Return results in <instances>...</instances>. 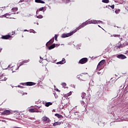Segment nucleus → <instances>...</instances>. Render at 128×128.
Returning a JSON list of instances; mask_svg holds the SVG:
<instances>
[{"label": "nucleus", "mask_w": 128, "mask_h": 128, "mask_svg": "<svg viewBox=\"0 0 128 128\" xmlns=\"http://www.w3.org/2000/svg\"><path fill=\"white\" fill-rule=\"evenodd\" d=\"M110 8L114 10V4H112V6H110Z\"/></svg>", "instance_id": "473e14b6"}, {"label": "nucleus", "mask_w": 128, "mask_h": 128, "mask_svg": "<svg viewBox=\"0 0 128 128\" xmlns=\"http://www.w3.org/2000/svg\"><path fill=\"white\" fill-rule=\"evenodd\" d=\"M18 88H24V86H18Z\"/></svg>", "instance_id": "f704fd0d"}, {"label": "nucleus", "mask_w": 128, "mask_h": 128, "mask_svg": "<svg viewBox=\"0 0 128 128\" xmlns=\"http://www.w3.org/2000/svg\"><path fill=\"white\" fill-rule=\"evenodd\" d=\"M2 72H0V80L1 82H4V80H8V78H6V77L5 76H4L2 74Z\"/></svg>", "instance_id": "20e7f679"}, {"label": "nucleus", "mask_w": 128, "mask_h": 128, "mask_svg": "<svg viewBox=\"0 0 128 128\" xmlns=\"http://www.w3.org/2000/svg\"><path fill=\"white\" fill-rule=\"evenodd\" d=\"M88 58H82L79 60L78 64H86V62H88Z\"/></svg>", "instance_id": "7ed1b4c3"}, {"label": "nucleus", "mask_w": 128, "mask_h": 128, "mask_svg": "<svg viewBox=\"0 0 128 128\" xmlns=\"http://www.w3.org/2000/svg\"><path fill=\"white\" fill-rule=\"evenodd\" d=\"M44 60H44V59H42V60L40 62H40H42V64H44Z\"/></svg>", "instance_id": "4c0bfd02"}, {"label": "nucleus", "mask_w": 128, "mask_h": 128, "mask_svg": "<svg viewBox=\"0 0 128 128\" xmlns=\"http://www.w3.org/2000/svg\"><path fill=\"white\" fill-rule=\"evenodd\" d=\"M113 36H114V38H120V34H114Z\"/></svg>", "instance_id": "c85d7f7f"}, {"label": "nucleus", "mask_w": 128, "mask_h": 128, "mask_svg": "<svg viewBox=\"0 0 128 128\" xmlns=\"http://www.w3.org/2000/svg\"><path fill=\"white\" fill-rule=\"evenodd\" d=\"M126 54H128V50L126 51Z\"/></svg>", "instance_id": "49530a36"}, {"label": "nucleus", "mask_w": 128, "mask_h": 128, "mask_svg": "<svg viewBox=\"0 0 128 128\" xmlns=\"http://www.w3.org/2000/svg\"><path fill=\"white\" fill-rule=\"evenodd\" d=\"M34 84H36V83L34 82H26V86H34Z\"/></svg>", "instance_id": "9b49d317"}, {"label": "nucleus", "mask_w": 128, "mask_h": 128, "mask_svg": "<svg viewBox=\"0 0 128 128\" xmlns=\"http://www.w3.org/2000/svg\"><path fill=\"white\" fill-rule=\"evenodd\" d=\"M12 14H6L4 15V18H12L10 17Z\"/></svg>", "instance_id": "f8f14e48"}, {"label": "nucleus", "mask_w": 128, "mask_h": 128, "mask_svg": "<svg viewBox=\"0 0 128 128\" xmlns=\"http://www.w3.org/2000/svg\"><path fill=\"white\" fill-rule=\"evenodd\" d=\"M55 40H56V42L58 40V35L55 34Z\"/></svg>", "instance_id": "2f4dec72"}, {"label": "nucleus", "mask_w": 128, "mask_h": 128, "mask_svg": "<svg viewBox=\"0 0 128 128\" xmlns=\"http://www.w3.org/2000/svg\"><path fill=\"white\" fill-rule=\"evenodd\" d=\"M116 58H120V60H125V58H126V56L122 54H118L116 56Z\"/></svg>", "instance_id": "39448f33"}, {"label": "nucleus", "mask_w": 128, "mask_h": 128, "mask_svg": "<svg viewBox=\"0 0 128 128\" xmlns=\"http://www.w3.org/2000/svg\"><path fill=\"white\" fill-rule=\"evenodd\" d=\"M126 46H128V42L126 43Z\"/></svg>", "instance_id": "a18cd8bd"}, {"label": "nucleus", "mask_w": 128, "mask_h": 128, "mask_svg": "<svg viewBox=\"0 0 128 128\" xmlns=\"http://www.w3.org/2000/svg\"><path fill=\"white\" fill-rule=\"evenodd\" d=\"M12 38V36L10 35H6V36H2L1 37V38L2 40H8V38Z\"/></svg>", "instance_id": "0eeeda50"}, {"label": "nucleus", "mask_w": 128, "mask_h": 128, "mask_svg": "<svg viewBox=\"0 0 128 128\" xmlns=\"http://www.w3.org/2000/svg\"><path fill=\"white\" fill-rule=\"evenodd\" d=\"M24 32H28V30H24Z\"/></svg>", "instance_id": "37998d69"}, {"label": "nucleus", "mask_w": 128, "mask_h": 128, "mask_svg": "<svg viewBox=\"0 0 128 128\" xmlns=\"http://www.w3.org/2000/svg\"><path fill=\"white\" fill-rule=\"evenodd\" d=\"M55 116H56L58 118H64V116L58 114H56Z\"/></svg>", "instance_id": "dca6fc26"}, {"label": "nucleus", "mask_w": 128, "mask_h": 128, "mask_svg": "<svg viewBox=\"0 0 128 128\" xmlns=\"http://www.w3.org/2000/svg\"><path fill=\"white\" fill-rule=\"evenodd\" d=\"M35 2H36L37 4H46L42 0H35Z\"/></svg>", "instance_id": "4468645a"}, {"label": "nucleus", "mask_w": 128, "mask_h": 128, "mask_svg": "<svg viewBox=\"0 0 128 128\" xmlns=\"http://www.w3.org/2000/svg\"><path fill=\"white\" fill-rule=\"evenodd\" d=\"M43 12H44V10H43Z\"/></svg>", "instance_id": "3c124183"}, {"label": "nucleus", "mask_w": 128, "mask_h": 128, "mask_svg": "<svg viewBox=\"0 0 128 128\" xmlns=\"http://www.w3.org/2000/svg\"><path fill=\"white\" fill-rule=\"evenodd\" d=\"M120 9L115 10L116 14H120Z\"/></svg>", "instance_id": "c756f323"}, {"label": "nucleus", "mask_w": 128, "mask_h": 128, "mask_svg": "<svg viewBox=\"0 0 128 128\" xmlns=\"http://www.w3.org/2000/svg\"><path fill=\"white\" fill-rule=\"evenodd\" d=\"M98 74H100V72H98Z\"/></svg>", "instance_id": "de8ad7c7"}, {"label": "nucleus", "mask_w": 128, "mask_h": 128, "mask_svg": "<svg viewBox=\"0 0 128 128\" xmlns=\"http://www.w3.org/2000/svg\"><path fill=\"white\" fill-rule=\"evenodd\" d=\"M34 110H36V112H38V110H40V108L38 106H36L34 108H33Z\"/></svg>", "instance_id": "5701e85b"}, {"label": "nucleus", "mask_w": 128, "mask_h": 128, "mask_svg": "<svg viewBox=\"0 0 128 128\" xmlns=\"http://www.w3.org/2000/svg\"><path fill=\"white\" fill-rule=\"evenodd\" d=\"M24 2V0H20V1L18 2V3H20V2Z\"/></svg>", "instance_id": "a19ab883"}, {"label": "nucleus", "mask_w": 128, "mask_h": 128, "mask_svg": "<svg viewBox=\"0 0 128 128\" xmlns=\"http://www.w3.org/2000/svg\"><path fill=\"white\" fill-rule=\"evenodd\" d=\"M102 2H104V4H108L110 2L109 0H102Z\"/></svg>", "instance_id": "b1692460"}, {"label": "nucleus", "mask_w": 128, "mask_h": 128, "mask_svg": "<svg viewBox=\"0 0 128 128\" xmlns=\"http://www.w3.org/2000/svg\"><path fill=\"white\" fill-rule=\"evenodd\" d=\"M37 18H42L43 16L42 15L36 16Z\"/></svg>", "instance_id": "bb28decb"}, {"label": "nucleus", "mask_w": 128, "mask_h": 128, "mask_svg": "<svg viewBox=\"0 0 128 128\" xmlns=\"http://www.w3.org/2000/svg\"><path fill=\"white\" fill-rule=\"evenodd\" d=\"M22 38H24V36H22Z\"/></svg>", "instance_id": "8fccbe9b"}, {"label": "nucleus", "mask_w": 128, "mask_h": 128, "mask_svg": "<svg viewBox=\"0 0 128 128\" xmlns=\"http://www.w3.org/2000/svg\"><path fill=\"white\" fill-rule=\"evenodd\" d=\"M104 62H106V60H103L98 63L97 66V70H102V66L104 64Z\"/></svg>", "instance_id": "f03ea898"}, {"label": "nucleus", "mask_w": 128, "mask_h": 128, "mask_svg": "<svg viewBox=\"0 0 128 128\" xmlns=\"http://www.w3.org/2000/svg\"><path fill=\"white\" fill-rule=\"evenodd\" d=\"M22 86H26V82H24L22 84Z\"/></svg>", "instance_id": "c9c22d12"}, {"label": "nucleus", "mask_w": 128, "mask_h": 128, "mask_svg": "<svg viewBox=\"0 0 128 128\" xmlns=\"http://www.w3.org/2000/svg\"><path fill=\"white\" fill-rule=\"evenodd\" d=\"M2 12V10H1Z\"/></svg>", "instance_id": "09e8293b"}, {"label": "nucleus", "mask_w": 128, "mask_h": 128, "mask_svg": "<svg viewBox=\"0 0 128 128\" xmlns=\"http://www.w3.org/2000/svg\"><path fill=\"white\" fill-rule=\"evenodd\" d=\"M70 2V0H66V2Z\"/></svg>", "instance_id": "ea45409f"}, {"label": "nucleus", "mask_w": 128, "mask_h": 128, "mask_svg": "<svg viewBox=\"0 0 128 128\" xmlns=\"http://www.w3.org/2000/svg\"><path fill=\"white\" fill-rule=\"evenodd\" d=\"M56 48V44H53L50 46L48 47V50H52V48Z\"/></svg>", "instance_id": "a211bd4d"}, {"label": "nucleus", "mask_w": 128, "mask_h": 128, "mask_svg": "<svg viewBox=\"0 0 128 128\" xmlns=\"http://www.w3.org/2000/svg\"><path fill=\"white\" fill-rule=\"evenodd\" d=\"M62 86H66V84L64 82L62 84Z\"/></svg>", "instance_id": "e433bc0d"}, {"label": "nucleus", "mask_w": 128, "mask_h": 128, "mask_svg": "<svg viewBox=\"0 0 128 128\" xmlns=\"http://www.w3.org/2000/svg\"><path fill=\"white\" fill-rule=\"evenodd\" d=\"M50 106H52V102H47L45 104V106H46V108H48Z\"/></svg>", "instance_id": "2eb2a0df"}, {"label": "nucleus", "mask_w": 128, "mask_h": 128, "mask_svg": "<svg viewBox=\"0 0 128 128\" xmlns=\"http://www.w3.org/2000/svg\"><path fill=\"white\" fill-rule=\"evenodd\" d=\"M86 96V94L84 92L82 93V94L81 96L82 98H84V96Z\"/></svg>", "instance_id": "393cba45"}, {"label": "nucleus", "mask_w": 128, "mask_h": 128, "mask_svg": "<svg viewBox=\"0 0 128 128\" xmlns=\"http://www.w3.org/2000/svg\"><path fill=\"white\" fill-rule=\"evenodd\" d=\"M63 124L62 122H56L53 124V126H60V124Z\"/></svg>", "instance_id": "f3484780"}, {"label": "nucleus", "mask_w": 128, "mask_h": 128, "mask_svg": "<svg viewBox=\"0 0 128 128\" xmlns=\"http://www.w3.org/2000/svg\"><path fill=\"white\" fill-rule=\"evenodd\" d=\"M12 12H18V8L17 7H15L14 8H12Z\"/></svg>", "instance_id": "4be33fe9"}, {"label": "nucleus", "mask_w": 128, "mask_h": 128, "mask_svg": "<svg viewBox=\"0 0 128 128\" xmlns=\"http://www.w3.org/2000/svg\"><path fill=\"white\" fill-rule=\"evenodd\" d=\"M86 100H85V102H88V100H90V97H86Z\"/></svg>", "instance_id": "cd10ccee"}, {"label": "nucleus", "mask_w": 128, "mask_h": 128, "mask_svg": "<svg viewBox=\"0 0 128 128\" xmlns=\"http://www.w3.org/2000/svg\"><path fill=\"white\" fill-rule=\"evenodd\" d=\"M118 48H122V45H119L118 46Z\"/></svg>", "instance_id": "72a5a7b5"}, {"label": "nucleus", "mask_w": 128, "mask_h": 128, "mask_svg": "<svg viewBox=\"0 0 128 128\" xmlns=\"http://www.w3.org/2000/svg\"><path fill=\"white\" fill-rule=\"evenodd\" d=\"M72 92H70L68 94H64V98H68L70 96H72Z\"/></svg>", "instance_id": "6ab92c4d"}, {"label": "nucleus", "mask_w": 128, "mask_h": 128, "mask_svg": "<svg viewBox=\"0 0 128 128\" xmlns=\"http://www.w3.org/2000/svg\"><path fill=\"white\" fill-rule=\"evenodd\" d=\"M82 104H84L86 105V103H84V101H82Z\"/></svg>", "instance_id": "79ce46f5"}, {"label": "nucleus", "mask_w": 128, "mask_h": 128, "mask_svg": "<svg viewBox=\"0 0 128 128\" xmlns=\"http://www.w3.org/2000/svg\"><path fill=\"white\" fill-rule=\"evenodd\" d=\"M100 22H102V21L96 20H89V21H86V22L82 23V24H81L79 26L76 28L73 31H72L69 33L62 34V38H68V36H72V34H76V32L77 30H80V28H84L86 26H88V24H100Z\"/></svg>", "instance_id": "f257e3e1"}, {"label": "nucleus", "mask_w": 128, "mask_h": 128, "mask_svg": "<svg viewBox=\"0 0 128 128\" xmlns=\"http://www.w3.org/2000/svg\"><path fill=\"white\" fill-rule=\"evenodd\" d=\"M54 42V38H52L51 40H50L49 42H48L46 44V46H50V44H52Z\"/></svg>", "instance_id": "6e6552de"}, {"label": "nucleus", "mask_w": 128, "mask_h": 128, "mask_svg": "<svg viewBox=\"0 0 128 128\" xmlns=\"http://www.w3.org/2000/svg\"><path fill=\"white\" fill-rule=\"evenodd\" d=\"M42 120H43V122H46L47 123H48L50 122V120L49 118L46 116L42 117Z\"/></svg>", "instance_id": "1a4fd4ad"}, {"label": "nucleus", "mask_w": 128, "mask_h": 128, "mask_svg": "<svg viewBox=\"0 0 128 128\" xmlns=\"http://www.w3.org/2000/svg\"><path fill=\"white\" fill-rule=\"evenodd\" d=\"M28 112H36V111L33 108L29 109L28 110Z\"/></svg>", "instance_id": "aec40b11"}, {"label": "nucleus", "mask_w": 128, "mask_h": 128, "mask_svg": "<svg viewBox=\"0 0 128 128\" xmlns=\"http://www.w3.org/2000/svg\"><path fill=\"white\" fill-rule=\"evenodd\" d=\"M66 62V59L64 58H63L62 59V61H60L59 62H58L56 63L57 64H64Z\"/></svg>", "instance_id": "9d476101"}, {"label": "nucleus", "mask_w": 128, "mask_h": 128, "mask_svg": "<svg viewBox=\"0 0 128 128\" xmlns=\"http://www.w3.org/2000/svg\"><path fill=\"white\" fill-rule=\"evenodd\" d=\"M2 48L0 49V52H2Z\"/></svg>", "instance_id": "c03bdc74"}, {"label": "nucleus", "mask_w": 128, "mask_h": 128, "mask_svg": "<svg viewBox=\"0 0 128 128\" xmlns=\"http://www.w3.org/2000/svg\"><path fill=\"white\" fill-rule=\"evenodd\" d=\"M12 114V112L10 111V110H5L2 112V114L3 116H8L9 114Z\"/></svg>", "instance_id": "423d86ee"}, {"label": "nucleus", "mask_w": 128, "mask_h": 128, "mask_svg": "<svg viewBox=\"0 0 128 128\" xmlns=\"http://www.w3.org/2000/svg\"><path fill=\"white\" fill-rule=\"evenodd\" d=\"M28 62V60H24V61H22L20 63V66L23 64H26Z\"/></svg>", "instance_id": "ddd939ff"}, {"label": "nucleus", "mask_w": 128, "mask_h": 128, "mask_svg": "<svg viewBox=\"0 0 128 128\" xmlns=\"http://www.w3.org/2000/svg\"><path fill=\"white\" fill-rule=\"evenodd\" d=\"M56 92H60V90L58 89L56 90Z\"/></svg>", "instance_id": "58836bf2"}, {"label": "nucleus", "mask_w": 128, "mask_h": 128, "mask_svg": "<svg viewBox=\"0 0 128 128\" xmlns=\"http://www.w3.org/2000/svg\"><path fill=\"white\" fill-rule=\"evenodd\" d=\"M77 78L78 80H82V75H78Z\"/></svg>", "instance_id": "a878e982"}, {"label": "nucleus", "mask_w": 128, "mask_h": 128, "mask_svg": "<svg viewBox=\"0 0 128 128\" xmlns=\"http://www.w3.org/2000/svg\"><path fill=\"white\" fill-rule=\"evenodd\" d=\"M14 68H16V66H14L12 68V70H18V68L16 67V69H14Z\"/></svg>", "instance_id": "7c9ffc66"}, {"label": "nucleus", "mask_w": 128, "mask_h": 128, "mask_svg": "<svg viewBox=\"0 0 128 128\" xmlns=\"http://www.w3.org/2000/svg\"><path fill=\"white\" fill-rule=\"evenodd\" d=\"M44 7H42L40 8H39L38 10L36 12V13L38 14V12H42V10H44Z\"/></svg>", "instance_id": "412c9836"}]
</instances>
